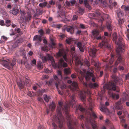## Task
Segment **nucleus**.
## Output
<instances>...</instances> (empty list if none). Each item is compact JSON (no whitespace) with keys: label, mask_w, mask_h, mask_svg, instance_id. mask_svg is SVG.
I'll return each instance as SVG.
<instances>
[{"label":"nucleus","mask_w":129,"mask_h":129,"mask_svg":"<svg viewBox=\"0 0 129 129\" xmlns=\"http://www.w3.org/2000/svg\"><path fill=\"white\" fill-rule=\"evenodd\" d=\"M16 62V59L13 58L12 62L8 59H2L0 61L1 64L4 67L9 70H13V67L15 66Z\"/></svg>","instance_id":"f257e3e1"},{"label":"nucleus","mask_w":129,"mask_h":129,"mask_svg":"<svg viewBox=\"0 0 129 129\" xmlns=\"http://www.w3.org/2000/svg\"><path fill=\"white\" fill-rule=\"evenodd\" d=\"M31 83V81L29 77L27 78H25V82L24 81H19L17 82V85L20 90H21V89H24L25 86H27L28 84L30 85Z\"/></svg>","instance_id":"f03ea898"},{"label":"nucleus","mask_w":129,"mask_h":129,"mask_svg":"<svg viewBox=\"0 0 129 129\" xmlns=\"http://www.w3.org/2000/svg\"><path fill=\"white\" fill-rule=\"evenodd\" d=\"M86 76L85 77L86 79H87L89 82H91V80L93 82L95 81V77L94 74L92 73L89 69L86 72Z\"/></svg>","instance_id":"7ed1b4c3"},{"label":"nucleus","mask_w":129,"mask_h":129,"mask_svg":"<svg viewBox=\"0 0 129 129\" xmlns=\"http://www.w3.org/2000/svg\"><path fill=\"white\" fill-rule=\"evenodd\" d=\"M66 31L70 33L71 35L73 34L76 30H77L76 34V35L80 34L81 32L80 30H78L75 26H71L70 27L66 28Z\"/></svg>","instance_id":"20e7f679"},{"label":"nucleus","mask_w":129,"mask_h":129,"mask_svg":"<svg viewBox=\"0 0 129 129\" xmlns=\"http://www.w3.org/2000/svg\"><path fill=\"white\" fill-rule=\"evenodd\" d=\"M126 100L127 99L125 97L120 99L119 101L118 104L117 106V108L118 109L122 110L123 109V106L122 104H124Z\"/></svg>","instance_id":"39448f33"},{"label":"nucleus","mask_w":129,"mask_h":129,"mask_svg":"<svg viewBox=\"0 0 129 129\" xmlns=\"http://www.w3.org/2000/svg\"><path fill=\"white\" fill-rule=\"evenodd\" d=\"M92 33L94 38L97 40H100L101 39V37L99 35V33L97 30L92 31Z\"/></svg>","instance_id":"423d86ee"},{"label":"nucleus","mask_w":129,"mask_h":129,"mask_svg":"<svg viewBox=\"0 0 129 129\" xmlns=\"http://www.w3.org/2000/svg\"><path fill=\"white\" fill-rule=\"evenodd\" d=\"M117 70H118V68L116 67H114L113 70V73L112 74L111 77L112 80L114 81L117 80L118 77L114 74L117 72Z\"/></svg>","instance_id":"0eeeda50"},{"label":"nucleus","mask_w":129,"mask_h":129,"mask_svg":"<svg viewBox=\"0 0 129 129\" xmlns=\"http://www.w3.org/2000/svg\"><path fill=\"white\" fill-rule=\"evenodd\" d=\"M106 27L108 30L110 31H112L113 29V26L111 23L110 20H109L107 22Z\"/></svg>","instance_id":"6e6552de"},{"label":"nucleus","mask_w":129,"mask_h":129,"mask_svg":"<svg viewBox=\"0 0 129 129\" xmlns=\"http://www.w3.org/2000/svg\"><path fill=\"white\" fill-rule=\"evenodd\" d=\"M116 85L114 83H111L110 84V86H108L107 89L110 91H115L116 90Z\"/></svg>","instance_id":"1a4fd4ad"},{"label":"nucleus","mask_w":129,"mask_h":129,"mask_svg":"<svg viewBox=\"0 0 129 129\" xmlns=\"http://www.w3.org/2000/svg\"><path fill=\"white\" fill-rule=\"evenodd\" d=\"M74 44L75 45H76L77 47L79 48V50L80 52H83V49L82 47V44L81 42H77V41H75L74 42Z\"/></svg>","instance_id":"9d476101"},{"label":"nucleus","mask_w":129,"mask_h":129,"mask_svg":"<svg viewBox=\"0 0 129 129\" xmlns=\"http://www.w3.org/2000/svg\"><path fill=\"white\" fill-rule=\"evenodd\" d=\"M19 9L18 8L16 9V10L15 7H14L12 10L10 11V13H12L13 15H17L19 13Z\"/></svg>","instance_id":"9b49d317"},{"label":"nucleus","mask_w":129,"mask_h":129,"mask_svg":"<svg viewBox=\"0 0 129 129\" xmlns=\"http://www.w3.org/2000/svg\"><path fill=\"white\" fill-rule=\"evenodd\" d=\"M43 98L44 101L46 102H49L51 97L49 96H47L46 94H44L43 95Z\"/></svg>","instance_id":"f8f14e48"},{"label":"nucleus","mask_w":129,"mask_h":129,"mask_svg":"<svg viewBox=\"0 0 129 129\" xmlns=\"http://www.w3.org/2000/svg\"><path fill=\"white\" fill-rule=\"evenodd\" d=\"M117 44L120 50L123 49V48L124 46V45L121 41L117 42Z\"/></svg>","instance_id":"ddd939ff"},{"label":"nucleus","mask_w":129,"mask_h":129,"mask_svg":"<svg viewBox=\"0 0 129 129\" xmlns=\"http://www.w3.org/2000/svg\"><path fill=\"white\" fill-rule=\"evenodd\" d=\"M122 56L120 54H119V56L117 59L118 62H115V65L117 66L122 61Z\"/></svg>","instance_id":"4468645a"},{"label":"nucleus","mask_w":129,"mask_h":129,"mask_svg":"<svg viewBox=\"0 0 129 129\" xmlns=\"http://www.w3.org/2000/svg\"><path fill=\"white\" fill-rule=\"evenodd\" d=\"M19 51L20 52V55L21 56L24 55V54H26V53L25 49L23 48H20Z\"/></svg>","instance_id":"2eb2a0df"},{"label":"nucleus","mask_w":129,"mask_h":129,"mask_svg":"<svg viewBox=\"0 0 129 129\" xmlns=\"http://www.w3.org/2000/svg\"><path fill=\"white\" fill-rule=\"evenodd\" d=\"M20 22L23 23L27 21L26 17L25 16H21L20 17Z\"/></svg>","instance_id":"dca6fc26"},{"label":"nucleus","mask_w":129,"mask_h":129,"mask_svg":"<svg viewBox=\"0 0 129 129\" xmlns=\"http://www.w3.org/2000/svg\"><path fill=\"white\" fill-rule=\"evenodd\" d=\"M47 90V89H41L38 90L37 92L41 94V95L44 93H45Z\"/></svg>","instance_id":"f3484780"},{"label":"nucleus","mask_w":129,"mask_h":129,"mask_svg":"<svg viewBox=\"0 0 129 129\" xmlns=\"http://www.w3.org/2000/svg\"><path fill=\"white\" fill-rule=\"evenodd\" d=\"M70 72V68L69 67L65 68L63 70V72L64 74L66 75L68 74Z\"/></svg>","instance_id":"a211bd4d"},{"label":"nucleus","mask_w":129,"mask_h":129,"mask_svg":"<svg viewBox=\"0 0 129 129\" xmlns=\"http://www.w3.org/2000/svg\"><path fill=\"white\" fill-rule=\"evenodd\" d=\"M14 30L15 33L16 34L19 33L21 35L22 34H23L22 31H21V29L19 28L16 27L14 29Z\"/></svg>","instance_id":"6ab92c4d"},{"label":"nucleus","mask_w":129,"mask_h":129,"mask_svg":"<svg viewBox=\"0 0 129 129\" xmlns=\"http://www.w3.org/2000/svg\"><path fill=\"white\" fill-rule=\"evenodd\" d=\"M43 13V10H40L38 13L37 12H36L34 15V16L38 17L39 15H42Z\"/></svg>","instance_id":"aec40b11"},{"label":"nucleus","mask_w":129,"mask_h":129,"mask_svg":"<svg viewBox=\"0 0 129 129\" xmlns=\"http://www.w3.org/2000/svg\"><path fill=\"white\" fill-rule=\"evenodd\" d=\"M100 109L101 111L105 112L107 110V107L104 105L101 106Z\"/></svg>","instance_id":"412c9836"},{"label":"nucleus","mask_w":129,"mask_h":129,"mask_svg":"<svg viewBox=\"0 0 129 129\" xmlns=\"http://www.w3.org/2000/svg\"><path fill=\"white\" fill-rule=\"evenodd\" d=\"M73 38L71 37H69L66 39L65 42L67 44H70L71 41L73 40Z\"/></svg>","instance_id":"4be33fe9"},{"label":"nucleus","mask_w":129,"mask_h":129,"mask_svg":"<svg viewBox=\"0 0 129 129\" xmlns=\"http://www.w3.org/2000/svg\"><path fill=\"white\" fill-rule=\"evenodd\" d=\"M37 66L38 68L39 69H41L43 67V65L42 62L40 61H38V63L37 64Z\"/></svg>","instance_id":"5701e85b"},{"label":"nucleus","mask_w":129,"mask_h":129,"mask_svg":"<svg viewBox=\"0 0 129 129\" xmlns=\"http://www.w3.org/2000/svg\"><path fill=\"white\" fill-rule=\"evenodd\" d=\"M124 13L123 12L121 11H119L118 12L117 14V16L118 18L120 17V16H123Z\"/></svg>","instance_id":"b1692460"},{"label":"nucleus","mask_w":129,"mask_h":129,"mask_svg":"<svg viewBox=\"0 0 129 129\" xmlns=\"http://www.w3.org/2000/svg\"><path fill=\"white\" fill-rule=\"evenodd\" d=\"M84 10L82 8H79L78 11V13L79 15H82L83 14L84 12Z\"/></svg>","instance_id":"393cba45"},{"label":"nucleus","mask_w":129,"mask_h":129,"mask_svg":"<svg viewBox=\"0 0 129 129\" xmlns=\"http://www.w3.org/2000/svg\"><path fill=\"white\" fill-rule=\"evenodd\" d=\"M47 4V2L46 1L44 2L40 3L39 4V6L41 8L43 7H45L46 6V5Z\"/></svg>","instance_id":"a878e982"},{"label":"nucleus","mask_w":129,"mask_h":129,"mask_svg":"<svg viewBox=\"0 0 129 129\" xmlns=\"http://www.w3.org/2000/svg\"><path fill=\"white\" fill-rule=\"evenodd\" d=\"M26 54H24L22 55L23 56V57L24 58V61L25 63H26L28 64H29L27 62V59L26 55Z\"/></svg>","instance_id":"bb28decb"},{"label":"nucleus","mask_w":129,"mask_h":129,"mask_svg":"<svg viewBox=\"0 0 129 129\" xmlns=\"http://www.w3.org/2000/svg\"><path fill=\"white\" fill-rule=\"evenodd\" d=\"M46 56V57L47 60L49 61H50L52 58V56L48 54H47Z\"/></svg>","instance_id":"cd10ccee"},{"label":"nucleus","mask_w":129,"mask_h":129,"mask_svg":"<svg viewBox=\"0 0 129 129\" xmlns=\"http://www.w3.org/2000/svg\"><path fill=\"white\" fill-rule=\"evenodd\" d=\"M96 84V83L95 82L94 83H92L91 82H89L88 83V85L90 87H92L94 86Z\"/></svg>","instance_id":"c85d7f7f"},{"label":"nucleus","mask_w":129,"mask_h":129,"mask_svg":"<svg viewBox=\"0 0 129 129\" xmlns=\"http://www.w3.org/2000/svg\"><path fill=\"white\" fill-rule=\"evenodd\" d=\"M84 6L86 7V8H87L88 7H90V6L87 3V0H84Z\"/></svg>","instance_id":"c756f323"},{"label":"nucleus","mask_w":129,"mask_h":129,"mask_svg":"<svg viewBox=\"0 0 129 129\" xmlns=\"http://www.w3.org/2000/svg\"><path fill=\"white\" fill-rule=\"evenodd\" d=\"M61 66L63 68L66 67L68 66V64L67 63L62 61V64H61Z\"/></svg>","instance_id":"7c9ffc66"},{"label":"nucleus","mask_w":129,"mask_h":129,"mask_svg":"<svg viewBox=\"0 0 129 129\" xmlns=\"http://www.w3.org/2000/svg\"><path fill=\"white\" fill-rule=\"evenodd\" d=\"M118 22L119 24H122L124 23L123 19V18H121L120 17L119 18Z\"/></svg>","instance_id":"2f4dec72"},{"label":"nucleus","mask_w":129,"mask_h":129,"mask_svg":"<svg viewBox=\"0 0 129 129\" xmlns=\"http://www.w3.org/2000/svg\"><path fill=\"white\" fill-rule=\"evenodd\" d=\"M57 75L58 76H60L61 77L62 76V73L61 71L59 70L57 71Z\"/></svg>","instance_id":"473e14b6"},{"label":"nucleus","mask_w":129,"mask_h":129,"mask_svg":"<svg viewBox=\"0 0 129 129\" xmlns=\"http://www.w3.org/2000/svg\"><path fill=\"white\" fill-rule=\"evenodd\" d=\"M18 63L19 64H24L25 65V64H27L26 63H25L24 61L22 60L21 59H20L19 60L17 61Z\"/></svg>","instance_id":"72a5a7b5"},{"label":"nucleus","mask_w":129,"mask_h":129,"mask_svg":"<svg viewBox=\"0 0 129 129\" xmlns=\"http://www.w3.org/2000/svg\"><path fill=\"white\" fill-rule=\"evenodd\" d=\"M23 39L21 38H19L18 39H17L15 42L17 43V44L19 43H21L23 42Z\"/></svg>","instance_id":"f704fd0d"},{"label":"nucleus","mask_w":129,"mask_h":129,"mask_svg":"<svg viewBox=\"0 0 129 129\" xmlns=\"http://www.w3.org/2000/svg\"><path fill=\"white\" fill-rule=\"evenodd\" d=\"M18 44L15 42L12 45V48L13 49H14L18 47Z\"/></svg>","instance_id":"c9c22d12"},{"label":"nucleus","mask_w":129,"mask_h":129,"mask_svg":"<svg viewBox=\"0 0 129 129\" xmlns=\"http://www.w3.org/2000/svg\"><path fill=\"white\" fill-rule=\"evenodd\" d=\"M118 70L120 71H123L124 69V67L122 66L119 65L117 68Z\"/></svg>","instance_id":"e433bc0d"},{"label":"nucleus","mask_w":129,"mask_h":129,"mask_svg":"<svg viewBox=\"0 0 129 129\" xmlns=\"http://www.w3.org/2000/svg\"><path fill=\"white\" fill-rule=\"evenodd\" d=\"M10 31L11 33L10 34V35L11 36H12L16 34V33L15 32H14V30L13 29H11L10 30Z\"/></svg>","instance_id":"4c0bfd02"},{"label":"nucleus","mask_w":129,"mask_h":129,"mask_svg":"<svg viewBox=\"0 0 129 129\" xmlns=\"http://www.w3.org/2000/svg\"><path fill=\"white\" fill-rule=\"evenodd\" d=\"M42 41V39H40V38H39L36 43H35V44L37 43L38 45H41V42Z\"/></svg>","instance_id":"58836bf2"},{"label":"nucleus","mask_w":129,"mask_h":129,"mask_svg":"<svg viewBox=\"0 0 129 129\" xmlns=\"http://www.w3.org/2000/svg\"><path fill=\"white\" fill-rule=\"evenodd\" d=\"M91 1H93V0H91ZM95 3L98 4L100 2L102 4L104 3V1L102 0H95Z\"/></svg>","instance_id":"ea45409f"},{"label":"nucleus","mask_w":129,"mask_h":129,"mask_svg":"<svg viewBox=\"0 0 129 129\" xmlns=\"http://www.w3.org/2000/svg\"><path fill=\"white\" fill-rule=\"evenodd\" d=\"M92 115L94 119H96L98 118L96 114L94 112H92Z\"/></svg>","instance_id":"a19ab883"},{"label":"nucleus","mask_w":129,"mask_h":129,"mask_svg":"<svg viewBox=\"0 0 129 129\" xmlns=\"http://www.w3.org/2000/svg\"><path fill=\"white\" fill-rule=\"evenodd\" d=\"M123 9L125 11H129V6H126L125 5L124 6V8Z\"/></svg>","instance_id":"79ce46f5"},{"label":"nucleus","mask_w":129,"mask_h":129,"mask_svg":"<svg viewBox=\"0 0 129 129\" xmlns=\"http://www.w3.org/2000/svg\"><path fill=\"white\" fill-rule=\"evenodd\" d=\"M20 13L21 14V16H25L26 14V13L24 10H20Z\"/></svg>","instance_id":"37998d69"},{"label":"nucleus","mask_w":129,"mask_h":129,"mask_svg":"<svg viewBox=\"0 0 129 129\" xmlns=\"http://www.w3.org/2000/svg\"><path fill=\"white\" fill-rule=\"evenodd\" d=\"M78 16L75 15L73 16V17L72 18V20L73 21H75L78 19Z\"/></svg>","instance_id":"c03bdc74"},{"label":"nucleus","mask_w":129,"mask_h":129,"mask_svg":"<svg viewBox=\"0 0 129 129\" xmlns=\"http://www.w3.org/2000/svg\"><path fill=\"white\" fill-rule=\"evenodd\" d=\"M110 95L112 98L114 99L115 98V95L113 92L112 91L110 92Z\"/></svg>","instance_id":"a18cd8bd"},{"label":"nucleus","mask_w":129,"mask_h":129,"mask_svg":"<svg viewBox=\"0 0 129 129\" xmlns=\"http://www.w3.org/2000/svg\"><path fill=\"white\" fill-rule=\"evenodd\" d=\"M43 42L44 44V45H46L47 44V41L46 38H44L43 40Z\"/></svg>","instance_id":"49530a36"},{"label":"nucleus","mask_w":129,"mask_h":129,"mask_svg":"<svg viewBox=\"0 0 129 129\" xmlns=\"http://www.w3.org/2000/svg\"><path fill=\"white\" fill-rule=\"evenodd\" d=\"M38 39V35H36L34 37L33 40V41H36Z\"/></svg>","instance_id":"de8ad7c7"},{"label":"nucleus","mask_w":129,"mask_h":129,"mask_svg":"<svg viewBox=\"0 0 129 129\" xmlns=\"http://www.w3.org/2000/svg\"><path fill=\"white\" fill-rule=\"evenodd\" d=\"M58 104L60 107L61 108L63 104V102L61 101H59L58 102Z\"/></svg>","instance_id":"09e8293b"},{"label":"nucleus","mask_w":129,"mask_h":129,"mask_svg":"<svg viewBox=\"0 0 129 129\" xmlns=\"http://www.w3.org/2000/svg\"><path fill=\"white\" fill-rule=\"evenodd\" d=\"M62 57L64 61H67L68 59L67 58L66 54H65L64 55H63L62 56Z\"/></svg>","instance_id":"8fccbe9b"},{"label":"nucleus","mask_w":129,"mask_h":129,"mask_svg":"<svg viewBox=\"0 0 129 129\" xmlns=\"http://www.w3.org/2000/svg\"><path fill=\"white\" fill-rule=\"evenodd\" d=\"M41 59L42 60V61L43 62H44V63L45 62H46V60H47L46 57L45 56H44Z\"/></svg>","instance_id":"3c124183"},{"label":"nucleus","mask_w":129,"mask_h":129,"mask_svg":"<svg viewBox=\"0 0 129 129\" xmlns=\"http://www.w3.org/2000/svg\"><path fill=\"white\" fill-rule=\"evenodd\" d=\"M52 126L53 127V129H57V125L56 124L53 123H52Z\"/></svg>","instance_id":"603ef678"},{"label":"nucleus","mask_w":129,"mask_h":129,"mask_svg":"<svg viewBox=\"0 0 129 129\" xmlns=\"http://www.w3.org/2000/svg\"><path fill=\"white\" fill-rule=\"evenodd\" d=\"M1 38H2L4 40H5V41H6L7 40L8 38L5 36L3 35L2 36Z\"/></svg>","instance_id":"864d4df0"},{"label":"nucleus","mask_w":129,"mask_h":129,"mask_svg":"<svg viewBox=\"0 0 129 129\" xmlns=\"http://www.w3.org/2000/svg\"><path fill=\"white\" fill-rule=\"evenodd\" d=\"M4 21L3 20H1L0 21V25L1 26L4 25Z\"/></svg>","instance_id":"5fc2aeb1"},{"label":"nucleus","mask_w":129,"mask_h":129,"mask_svg":"<svg viewBox=\"0 0 129 129\" xmlns=\"http://www.w3.org/2000/svg\"><path fill=\"white\" fill-rule=\"evenodd\" d=\"M36 60L35 59H34L31 61V64H35L36 63Z\"/></svg>","instance_id":"6e6d98bb"},{"label":"nucleus","mask_w":129,"mask_h":129,"mask_svg":"<svg viewBox=\"0 0 129 129\" xmlns=\"http://www.w3.org/2000/svg\"><path fill=\"white\" fill-rule=\"evenodd\" d=\"M11 21L9 19H6L5 20V23L6 24H10L11 23Z\"/></svg>","instance_id":"4d7b16f0"},{"label":"nucleus","mask_w":129,"mask_h":129,"mask_svg":"<svg viewBox=\"0 0 129 129\" xmlns=\"http://www.w3.org/2000/svg\"><path fill=\"white\" fill-rule=\"evenodd\" d=\"M110 17L107 14H106L105 15L104 18L105 19H108Z\"/></svg>","instance_id":"13d9d810"},{"label":"nucleus","mask_w":129,"mask_h":129,"mask_svg":"<svg viewBox=\"0 0 129 129\" xmlns=\"http://www.w3.org/2000/svg\"><path fill=\"white\" fill-rule=\"evenodd\" d=\"M61 24H58L56 25V27L60 29L61 27Z\"/></svg>","instance_id":"bf43d9fd"},{"label":"nucleus","mask_w":129,"mask_h":129,"mask_svg":"<svg viewBox=\"0 0 129 129\" xmlns=\"http://www.w3.org/2000/svg\"><path fill=\"white\" fill-rule=\"evenodd\" d=\"M4 106L7 108H8L9 107V105L7 103H5L3 104Z\"/></svg>","instance_id":"052dcab7"},{"label":"nucleus","mask_w":129,"mask_h":129,"mask_svg":"<svg viewBox=\"0 0 129 129\" xmlns=\"http://www.w3.org/2000/svg\"><path fill=\"white\" fill-rule=\"evenodd\" d=\"M40 49H41V50L43 51H45V49L44 47L43 46H41L40 47Z\"/></svg>","instance_id":"680f3d73"},{"label":"nucleus","mask_w":129,"mask_h":129,"mask_svg":"<svg viewBox=\"0 0 129 129\" xmlns=\"http://www.w3.org/2000/svg\"><path fill=\"white\" fill-rule=\"evenodd\" d=\"M47 22V21L45 19H43L42 20V22L43 24H46Z\"/></svg>","instance_id":"e2e57ef3"},{"label":"nucleus","mask_w":129,"mask_h":129,"mask_svg":"<svg viewBox=\"0 0 129 129\" xmlns=\"http://www.w3.org/2000/svg\"><path fill=\"white\" fill-rule=\"evenodd\" d=\"M91 124L93 127V129H97L95 128V127L96 126V125L94 123H91Z\"/></svg>","instance_id":"0e129e2a"},{"label":"nucleus","mask_w":129,"mask_h":129,"mask_svg":"<svg viewBox=\"0 0 129 129\" xmlns=\"http://www.w3.org/2000/svg\"><path fill=\"white\" fill-rule=\"evenodd\" d=\"M104 35L105 36L108 37L109 36V34L107 31H105L104 33Z\"/></svg>","instance_id":"69168bd1"},{"label":"nucleus","mask_w":129,"mask_h":129,"mask_svg":"<svg viewBox=\"0 0 129 129\" xmlns=\"http://www.w3.org/2000/svg\"><path fill=\"white\" fill-rule=\"evenodd\" d=\"M57 56H59L60 57V56H61L62 55V54H61V52H60L59 51L57 53Z\"/></svg>","instance_id":"338daca9"},{"label":"nucleus","mask_w":129,"mask_h":129,"mask_svg":"<svg viewBox=\"0 0 129 129\" xmlns=\"http://www.w3.org/2000/svg\"><path fill=\"white\" fill-rule=\"evenodd\" d=\"M27 95L28 96L30 97L32 96L33 95L32 93L30 91H28L27 93Z\"/></svg>","instance_id":"774afa93"}]
</instances>
